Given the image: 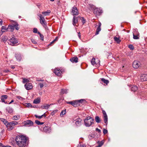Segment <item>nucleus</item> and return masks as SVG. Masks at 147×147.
I'll return each mask as SVG.
<instances>
[{
    "mask_svg": "<svg viewBox=\"0 0 147 147\" xmlns=\"http://www.w3.org/2000/svg\"><path fill=\"white\" fill-rule=\"evenodd\" d=\"M84 119H94L91 117H88L86 118H85Z\"/></svg>",
    "mask_w": 147,
    "mask_h": 147,
    "instance_id": "nucleus-54",
    "label": "nucleus"
},
{
    "mask_svg": "<svg viewBox=\"0 0 147 147\" xmlns=\"http://www.w3.org/2000/svg\"><path fill=\"white\" fill-rule=\"evenodd\" d=\"M38 16H39L40 18L44 17L43 16H42V15L40 14H39Z\"/></svg>",
    "mask_w": 147,
    "mask_h": 147,
    "instance_id": "nucleus-60",
    "label": "nucleus"
},
{
    "mask_svg": "<svg viewBox=\"0 0 147 147\" xmlns=\"http://www.w3.org/2000/svg\"><path fill=\"white\" fill-rule=\"evenodd\" d=\"M37 29L36 28H34L33 29V32L34 33H37Z\"/></svg>",
    "mask_w": 147,
    "mask_h": 147,
    "instance_id": "nucleus-53",
    "label": "nucleus"
},
{
    "mask_svg": "<svg viewBox=\"0 0 147 147\" xmlns=\"http://www.w3.org/2000/svg\"><path fill=\"white\" fill-rule=\"evenodd\" d=\"M101 80L102 82H103L104 83L106 84V85H107L109 82V81L108 80H105L104 78H101Z\"/></svg>",
    "mask_w": 147,
    "mask_h": 147,
    "instance_id": "nucleus-29",
    "label": "nucleus"
},
{
    "mask_svg": "<svg viewBox=\"0 0 147 147\" xmlns=\"http://www.w3.org/2000/svg\"><path fill=\"white\" fill-rule=\"evenodd\" d=\"M78 147H86V146L84 145H82L81 144L80 146H79Z\"/></svg>",
    "mask_w": 147,
    "mask_h": 147,
    "instance_id": "nucleus-58",
    "label": "nucleus"
},
{
    "mask_svg": "<svg viewBox=\"0 0 147 147\" xmlns=\"http://www.w3.org/2000/svg\"><path fill=\"white\" fill-rule=\"evenodd\" d=\"M35 116L36 117V118H38L39 119H41L43 117L44 118H45L46 117V115L45 114H44L41 115L40 116H38L37 115H35Z\"/></svg>",
    "mask_w": 147,
    "mask_h": 147,
    "instance_id": "nucleus-30",
    "label": "nucleus"
},
{
    "mask_svg": "<svg viewBox=\"0 0 147 147\" xmlns=\"http://www.w3.org/2000/svg\"><path fill=\"white\" fill-rule=\"evenodd\" d=\"M89 138L90 139H91L94 137V135L93 134H91L88 136Z\"/></svg>",
    "mask_w": 147,
    "mask_h": 147,
    "instance_id": "nucleus-47",
    "label": "nucleus"
},
{
    "mask_svg": "<svg viewBox=\"0 0 147 147\" xmlns=\"http://www.w3.org/2000/svg\"><path fill=\"white\" fill-rule=\"evenodd\" d=\"M78 14V12L76 7H73L71 11V14L73 15H77Z\"/></svg>",
    "mask_w": 147,
    "mask_h": 147,
    "instance_id": "nucleus-12",
    "label": "nucleus"
},
{
    "mask_svg": "<svg viewBox=\"0 0 147 147\" xmlns=\"http://www.w3.org/2000/svg\"><path fill=\"white\" fill-rule=\"evenodd\" d=\"M23 80L22 81V82L24 84L26 82H28L29 81V80L28 79H26L25 78H23Z\"/></svg>",
    "mask_w": 147,
    "mask_h": 147,
    "instance_id": "nucleus-38",
    "label": "nucleus"
},
{
    "mask_svg": "<svg viewBox=\"0 0 147 147\" xmlns=\"http://www.w3.org/2000/svg\"><path fill=\"white\" fill-rule=\"evenodd\" d=\"M114 39V40L118 43H119L121 41V40L119 39V38H118L116 37H115Z\"/></svg>",
    "mask_w": 147,
    "mask_h": 147,
    "instance_id": "nucleus-32",
    "label": "nucleus"
},
{
    "mask_svg": "<svg viewBox=\"0 0 147 147\" xmlns=\"http://www.w3.org/2000/svg\"><path fill=\"white\" fill-rule=\"evenodd\" d=\"M84 124L86 127H89L94 123V120H84Z\"/></svg>",
    "mask_w": 147,
    "mask_h": 147,
    "instance_id": "nucleus-6",
    "label": "nucleus"
},
{
    "mask_svg": "<svg viewBox=\"0 0 147 147\" xmlns=\"http://www.w3.org/2000/svg\"><path fill=\"white\" fill-rule=\"evenodd\" d=\"M141 65L140 63L138 61H135L133 63V67L134 68H137L139 67Z\"/></svg>",
    "mask_w": 147,
    "mask_h": 147,
    "instance_id": "nucleus-9",
    "label": "nucleus"
},
{
    "mask_svg": "<svg viewBox=\"0 0 147 147\" xmlns=\"http://www.w3.org/2000/svg\"><path fill=\"white\" fill-rule=\"evenodd\" d=\"M39 20H40V23L43 26V27L45 28L47 27V23L44 17L40 18Z\"/></svg>",
    "mask_w": 147,
    "mask_h": 147,
    "instance_id": "nucleus-7",
    "label": "nucleus"
},
{
    "mask_svg": "<svg viewBox=\"0 0 147 147\" xmlns=\"http://www.w3.org/2000/svg\"><path fill=\"white\" fill-rule=\"evenodd\" d=\"M101 30L100 27H98L97 28L96 32V34L97 35L98 34L99 32Z\"/></svg>",
    "mask_w": 147,
    "mask_h": 147,
    "instance_id": "nucleus-37",
    "label": "nucleus"
},
{
    "mask_svg": "<svg viewBox=\"0 0 147 147\" xmlns=\"http://www.w3.org/2000/svg\"><path fill=\"white\" fill-rule=\"evenodd\" d=\"M51 11L50 10H48L47 11L42 12V13L44 16H48L51 13Z\"/></svg>",
    "mask_w": 147,
    "mask_h": 147,
    "instance_id": "nucleus-23",
    "label": "nucleus"
},
{
    "mask_svg": "<svg viewBox=\"0 0 147 147\" xmlns=\"http://www.w3.org/2000/svg\"><path fill=\"white\" fill-rule=\"evenodd\" d=\"M78 58L77 57H74L70 59V61L73 63H77L78 61Z\"/></svg>",
    "mask_w": 147,
    "mask_h": 147,
    "instance_id": "nucleus-20",
    "label": "nucleus"
},
{
    "mask_svg": "<svg viewBox=\"0 0 147 147\" xmlns=\"http://www.w3.org/2000/svg\"><path fill=\"white\" fill-rule=\"evenodd\" d=\"M40 36V38H41V39L42 40H44V36H43V35H41V36Z\"/></svg>",
    "mask_w": 147,
    "mask_h": 147,
    "instance_id": "nucleus-56",
    "label": "nucleus"
},
{
    "mask_svg": "<svg viewBox=\"0 0 147 147\" xmlns=\"http://www.w3.org/2000/svg\"><path fill=\"white\" fill-rule=\"evenodd\" d=\"M24 106L28 108H32V106L30 103H25L24 104Z\"/></svg>",
    "mask_w": 147,
    "mask_h": 147,
    "instance_id": "nucleus-25",
    "label": "nucleus"
},
{
    "mask_svg": "<svg viewBox=\"0 0 147 147\" xmlns=\"http://www.w3.org/2000/svg\"><path fill=\"white\" fill-rule=\"evenodd\" d=\"M7 28L6 27L4 26H2L1 27V31L2 32H5V31L4 30H6L7 31Z\"/></svg>",
    "mask_w": 147,
    "mask_h": 147,
    "instance_id": "nucleus-34",
    "label": "nucleus"
},
{
    "mask_svg": "<svg viewBox=\"0 0 147 147\" xmlns=\"http://www.w3.org/2000/svg\"><path fill=\"white\" fill-rule=\"evenodd\" d=\"M40 99L39 98H37L33 101V103L36 104H38L40 102Z\"/></svg>",
    "mask_w": 147,
    "mask_h": 147,
    "instance_id": "nucleus-27",
    "label": "nucleus"
},
{
    "mask_svg": "<svg viewBox=\"0 0 147 147\" xmlns=\"http://www.w3.org/2000/svg\"><path fill=\"white\" fill-rule=\"evenodd\" d=\"M20 116H15L13 117V119H20Z\"/></svg>",
    "mask_w": 147,
    "mask_h": 147,
    "instance_id": "nucleus-42",
    "label": "nucleus"
},
{
    "mask_svg": "<svg viewBox=\"0 0 147 147\" xmlns=\"http://www.w3.org/2000/svg\"><path fill=\"white\" fill-rule=\"evenodd\" d=\"M107 132H108V131L107 129H103V133L104 134H107Z\"/></svg>",
    "mask_w": 147,
    "mask_h": 147,
    "instance_id": "nucleus-51",
    "label": "nucleus"
},
{
    "mask_svg": "<svg viewBox=\"0 0 147 147\" xmlns=\"http://www.w3.org/2000/svg\"><path fill=\"white\" fill-rule=\"evenodd\" d=\"M67 93V90H64L63 89H61V94H63L64 93Z\"/></svg>",
    "mask_w": 147,
    "mask_h": 147,
    "instance_id": "nucleus-36",
    "label": "nucleus"
},
{
    "mask_svg": "<svg viewBox=\"0 0 147 147\" xmlns=\"http://www.w3.org/2000/svg\"><path fill=\"white\" fill-rule=\"evenodd\" d=\"M16 97L18 99L20 100H22L23 99V98L22 97H21L20 96H16Z\"/></svg>",
    "mask_w": 147,
    "mask_h": 147,
    "instance_id": "nucleus-50",
    "label": "nucleus"
},
{
    "mask_svg": "<svg viewBox=\"0 0 147 147\" xmlns=\"http://www.w3.org/2000/svg\"><path fill=\"white\" fill-rule=\"evenodd\" d=\"M65 111L66 109H65L64 111H63L60 113V115L61 116H63L64 115L65 113Z\"/></svg>",
    "mask_w": 147,
    "mask_h": 147,
    "instance_id": "nucleus-43",
    "label": "nucleus"
},
{
    "mask_svg": "<svg viewBox=\"0 0 147 147\" xmlns=\"http://www.w3.org/2000/svg\"><path fill=\"white\" fill-rule=\"evenodd\" d=\"M23 124L25 126L29 127L33 124V123L30 120H26L23 122Z\"/></svg>",
    "mask_w": 147,
    "mask_h": 147,
    "instance_id": "nucleus-5",
    "label": "nucleus"
},
{
    "mask_svg": "<svg viewBox=\"0 0 147 147\" xmlns=\"http://www.w3.org/2000/svg\"><path fill=\"white\" fill-rule=\"evenodd\" d=\"M53 72L55 74L58 76H60L62 74V72L60 69L58 68H56L53 70Z\"/></svg>",
    "mask_w": 147,
    "mask_h": 147,
    "instance_id": "nucleus-8",
    "label": "nucleus"
},
{
    "mask_svg": "<svg viewBox=\"0 0 147 147\" xmlns=\"http://www.w3.org/2000/svg\"><path fill=\"white\" fill-rule=\"evenodd\" d=\"M10 41L13 45L16 44L18 42L16 39L14 37L11 38L10 39Z\"/></svg>",
    "mask_w": 147,
    "mask_h": 147,
    "instance_id": "nucleus-18",
    "label": "nucleus"
},
{
    "mask_svg": "<svg viewBox=\"0 0 147 147\" xmlns=\"http://www.w3.org/2000/svg\"><path fill=\"white\" fill-rule=\"evenodd\" d=\"M129 48L131 50H133L134 49V47L132 45H130L129 46Z\"/></svg>",
    "mask_w": 147,
    "mask_h": 147,
    "instance_id": "nucleus-41",
    "label": "nucleus"
},
{
    "mask_svg": "<svg viewBox=\"0 0 147 147\" xmlns=\"http://www.w3.org/2000/svg\"><path fill=\"white\" fill-rule=\"evenodd\" d=\"M5 100L3 97H1V100L3 102H4L5 104H8V103L7 102L5 101Z\"/></svg>",
    "mask_w": 147,
    "mask_h": 147,
    "instance_id": "nucleus-46",
    "label": "nucleus"
},
{
    "mask_svg": "<svg viewBox=\"0 0 147 147\" xmlns=\"http://www.w3.org/2000/svg\"><path fill=\"white\" fill-rule=\"evenodd\" d=\"M81 120H78L75 122V124L77 126H80L81 125Z\"/></svg>",
    "mask_w": 147,
    "mask_h": 147,
    "instance_id": "nucleus-28",
    "label": "nucleus"
},
{
    "mask_svg": "<svg viewBox=\"0 0 147 147\" xmlns=\"http://www.w3.org/2000/svg\"><path fill=\"white\" fill-rule=\"evenodd\" d=\"M31 41L34 44H36L37 43L35 41V40L34 39H31Z\"/></svg>",
    "mask_w": 147,
    "mask_h": 147,
    "instance_id": "nucleus-52",
    "label": "nucleus"
},
{
    "mask_svg": "<svg viewBox=\"0 0 147 147\" xmlns=\"http://www.w3.org/2000/svg\"><path fill=\"white\" fill-rule=\"evenodd\" d=\"M58 39V37H56V38L49 45H50L51 44L57 41Z\"/></svg>",
    "mask_w": 147,
    "mask_h": 147,
    "instance_id": "nucleus-40",
    "label": "nucleus"
},
{
    "mask_svg": "<svg viewBox=\"0 0 147 147\" xmlns=\"http://www.w3.org/2000/svg\"><path fill=\"white\" fill-rule=\"evenodd\" d=\"M35 123L38 125H42L44 123L43 122H40L38 120H36Z\"/></svg>",
    "mask_w": 147,
    "mask_h": 147,
    "instance_id": "nucleus-35",
    "label": "nucleus"
},
{
    "mask_svg": "<svg viewBox=\"0 0 147 147\" xmlns=\"http://www.w3.org/2000/svg\"><path fill=\"white\" fill-rule=\"evenodd\" d=\"M101 25V24L100 22H99L98 23V27H100Z\"/></svg>",
    "mask_w": 147,
    "mask_h": 147,
    "instance_id": "nucleus-62",
    "label": "nucleus"
},
{
    "mask_svg": "<svg viewBox=\"0 0 147 147\" xmlns=\"http://www.w3.org/2000/svg\"><path fill=\"white\" fill-rule=\"evenodd\" d=\"M91 63L93 65H95L97 67H98L100 65V61L97 58H93L92 59Z\"/></svg>",
    "mask_w": 147,
    "mask_h": 147,
    "instance_id": "nucleus-3",
    "label": "nucleus"
},
{
    "mask_svg": "<svg viewBox=\"0 0 147 147\" xmlns=\"http://www.w3.org/2000/svg\"><path fill=\"white\" fill-rule=\"evenodd\" d=\"M13 22L14 23V24H13L14 28H15L16 30H18L20 29L19 25L15 21H13Z\"/></svg>",
    "mask_w": 147,
    "mask_h": 147,
    "instance_id": "nucleus-16",
    "label": "nucleus"
},
{
    "mask_svg": "<svg viewBox=\"0 0 147 147\" xmlns=\"http://www.w3.org/2000/svg\"><path fill=\"white\" fill-rule=\"evenodd\" d=\"M50 106L49 105H45L44 106H42V108L43 109H47Z\"/></svg>",
    "mask_w": 147,
    "mask_h": 147,
    "instance_id": "nucleus-39",
    "label": "nucleus"
},
{
    "mask_svg": "<svg viewBox=\"0 0 147 147\" xmlns=\"http://www.w3.org/2000/svg\"><path fill=\"white\" fill-rule=\"evenodd\" d=\"M77 100H73L70 102H67V103L70 104L74 107H76L78 106V104L77 102Z\"/></svg>",
    "mask_w": 147,
    "mask_h": 147,
    "instance_id": "nucleus-11",
    "label": "nucleus"
},
{
    "mask_svg": "<svg viewBox=\"0 0 147 147\" xmlns=\"http://www.w3.org/2000/svg\"><path fill=\"white\" fill-rule=\"evenodd\" d=\"M77 102L78 104V106L80 105V103L81 104H84L86 102V100L84 99H81L79 100H77Z\"/></svg>",
    "mask_w": 147,
    "mask_h": 147,
    "instance_id": "nucleus-17",
    "label": "nucleus"
},
{
    "mask_svg": "<svg viewBox=\"0 0 147 147\" xmlns=\"http://www.w3.org/2000/svg\"><path fill=\"white\" fill-rule=\"evenodd\" d=\"M15 57L19 61H20L22 58L21 55L20 54H15Z\"/></svg>",
    "mask_w": 147,
    "mask_h": 147,
    "instance_id": "nucleus-22",
    "label": "nucleus"
},
{
    "mask_svg": "<svg viewBox=\"0 0 147 147\" xmlns=\"http://www.w3.org/2000/svg\"><path fill=\"white\" fill-rule=\"evenodd\" d=\"M77 19H79V20H81V22H82L83 24H84L86 23V20L84 19V18L83 17H81L80 16H79L77 17Z\"/></svg>",
    "mask_w": 147,
    "mask_h": 147,
    "instance_id": "nucleus-21",
    "label": "nucleus"
},
{
    "mask_svg": "<svg viewBox=\"0 0 147 147\" xmlns=\"http://www.w3.org/2000/svg\"><path fill=\"white\" fill-rule=\"evenodd\" d=\"M3 21L1 19H0V25H2V24Z\"/></svg>",
    "mask_w": 147,
    "mask_h": 147,
    "instance_id": "nucleus-61",
    "label": "nucleus"
},
{
    "mask_svg": "<svg viewBox=\"0 0 147 147\" xmlns=\"http://www.w3.org/2000/svg\"><path fill=\"white\" fill-rule=\"evenodd\" d=\"M140 80L142 81H147L146 74H143L140 77Z\"/></svg>",
    "mask_w": 147,
    "mask_h": 147,
    "instance_id": "nucleus-15",
    "label": "nucleus"
},
{
    "mask_svg": "<svg viewBox=\"0 0 147 147\" xmlns=\"http://www.w3.org/2000/svg\"><path fill=\"white\" fill-rule=\"evenodd\" d=\"M25 87L27 90H29L32 89L33 86L31 83L27 82L25 85Z\"/></svg>",
    "mask_w": 147,
    "mask_h": 147,
    "instance_id": "nucleus-10",
    "label": "nucleus"
},
{
    "mask_svg": "<svg viewBox=\"0 0 147 147\" xmlns=\"http://www.w3.org/2000/svg\"><path fill=\"white\" fill-rule=\"evenodd\" d=\"M57 111L58 110H57L54 111L51 113V114L52 115H53L55 113H56Z\"/></svg>",
    "mask_w": 147,
    "mask_h": 147,
    "instance_id": "nucleus-44",
    "label": "nucleus"
},
{
    "mask_svg": "<svg viewBox=\"0 0 147 147\" xmlns=\"http://www.w3.org/2000/svg\"><path fill=\"white\" fill-rule=\"evenodd\" d=\"M39 85L40 86V87L41 88L43 87L44 85L43 84L40 83L39 84Z\"/></svg>",
    "mask_w": 147,
    "mask_h": 147,
    "instance_id": "nucleus-55",
    "label": "nucleus"
},
{
    "mask_svg": "<svg viewBox=\"0 0 147 147\" xmlns=\"http://www.w3.org/2000/svg\"><path fill=\"white\" fill-rule=\"evenodd\" d=\"M102 11L98 8H96L94 10V13L96 16H99L101 15Z\"/></svg>",
    "mask_w": 147,
    "mask_h": 147,
    "instance_id": "nucleus-4",
    "label": "nucleus"
},
{
    "mask_svg": "<svg viewBox=\"0 0 147 147\" xmlns=\"http://www.w3.org/2000/svg\"><path fill=\"white\" fill-rule=\"evenodd\" d=\"M103 144V143L102 142H99L98 144V147H101Z\"/></svg>",
    "mask_w": 147,
    "mask_h": 147,
    "instance_id": "nucleus-48",
    "label": "nucleus"
},
{
    "mask_svg": "<svg viewBox=\"0 0 147 147\" xmlns=\"http://www.w3.org/2000/svg\"><path fill=\"white\" fill-rule=\"evenodd\" d=\"M15 140L19 147H26L28 144V139L26 136H17Z\"/></svg>",
    "mask_w": 147,
    "mask_h": 147,
    "instance_id": "nucleus-1",
    "label": "nucleus"
},
{
    "mask_svg": "<svg viewBox=\"0 0 147 147\" xmlns=\"http://www.w3.org/2000/svg\"><path fill=\"white\" fill-rule=\"evenodd\" d=\"M49 128L48 127H45L43 129L44 131L46 132H49Z\"/></svg>",
    "mask_w": 147,
    "mask_h": 147,
    "instance_id": "nucleus-33",
    "label": "nucleus"
},
{
    "mask_svg": "<svg viewBox=\"0 0 147 147\" xmlns=\"http://www.w3.org/2000/svg\"><path fill=\"white\" fill-rule=\"evenodd\" d=\"M78 20H79V19H77V18H76V16H74L73 19V24L74 26H77L76 24L78 22Z\"/></svg>",
    "mask_w": 147,
    "mask_h": 147,
    "instance_id": "nucleus-19",
    "label": "nucleus"
},
{
    "mask_svg": "<svg viewBox=\"0 0 147 147\" xmlns=\"http://www.w3.org/2000/svg\"><path fill=\"white\" fill-rule=\"evenodd\" d=\"M95 119H99V118L98 116H96L95 117Z\"/></svg>",
    "mask_w": 147,
    "mask_h": 147,
    "instance_id": "nucleus-63",
    "label": "nucleus"
},
{
    "mask_svg": "<svg viewBox=\"0 0 147 147\" xmlns=\"http://www.w3.org/2000/svg\"><path fill=\"white\" fill-rule=\"evenodd\" d=\"M96 131H98V133H100L101 131L100 130V129H99L98 128H96Z\"/></svg>",
    "mask_w": 147,
    "mask_h": 147,
    "instance_id": "nucleus-57",
    "label": "nucleus"
},
{
    "mask_svg": "<svg viewBox=\"0 0 147 147\" xmlns=\"http://www.w3.org/2000/svg\"><path fill=\"white\" fill-rule=\"evenodd\" d=\"M7 39L8 38L7 36H3L1 38V41L5 42Z\"/></svg>",
    "mask_w": 147,
    "mask_h": 147,
    "instance_id": "nucleus-26",
    "label": "nucleus"
},
{
    "mask_svg": "<svg viewBox=\"0 0 147 147\" xmlns=\"http://www.w3.org/2000/svg\"><path fill=\"white\" fill-rule=\"evenodd\" d=\"M133 38L135 39H137L139 38V37L138 36V35H135L133 34Z\"/></svg>",
    "mask_w": 147,
    "mask_h": 147,
    "instance_id": "nucleus-45",
    "label": "nucleus"
},
{
    "mask_svg": "<svg viewBox=\"0 0 147 147\" xmlns=\"http://www.w3.org/2000/svg\"><path fill=\"white\" fill-rule=\"evenodd\" d=\"M102 113H103V116L104 118V119H108L107 116L105 111L104 110H102Z\"/></svg>",
    "mask_w": 147,
    "mask_h": 147,
    "instance_id": "nucleus-24",
    "label": "nucleus"
},
{
    "mask_svg": "<svg viewBox=\"0 0 147 147\" xmlns=\"http://www.w3.org/2000/svg\"><path fill=\"white\" fill-rule=\"evenodd\" d=\"M1 97H3L5 99H6L7 98V96L6 95H3L1 96Z\"/></svg>",
    "mask_w": 147,
    "mask_h": 147,
    "instance_id": "nucleus-49",
    "label": "nucleus"
},
{
    "mask_svg": "<svg viewBox=\"0 0 147 147\" xmlns=\"http://www.w3.org/2000/svg\"><path fill=\"white\" fill-rule=\"evenodd\" d=\"M95 8V6L92 4H89L87 6V8L90 11L94 10Z\"/></svg>",
    "mask_w": 147,
    "mask_h": 147,
    "instance_id": "nucleus-14",
    "label": "nucleus"
},
{
    "mask_svg": "<svg viewBox=\"0 0 147 147\" xmlns=\"http://www.w3.org/2000/svg\"><path fill=\"white\" fill-rule=\"evenodd\" d=\"M14 29L13 24L12 25L9 24L7 27V31L13 32Z\"/></svg>",
    "mask_w": 147,
    "mask_h": 147,
    "instance_id": "nucleus-13",
    "label": "nucleus"
},
{
    "mask_svg": "<svg viewBox=\"0 0 147 147\" xmlns=\"http://www.w3.org/2000/svg\"><path fill=\"white\" fill-rule=\"evenodd\" d=\"M2 122L6 126L7 129L9 130L12 129L15 125L18 124L17 122L16 121H13L11 122H8L7 120H2Z\"/></svg>",
    "mask_w": 147,
    "mask_h": 147,
    "instance_id": "nucleus-2",
    "label": "nucleus"
},
{
    "mask_svg": "<svg viewBox=\"0 0 147 147\" xmlns=\"http://www.w3.org/2000/svg\"><path fill=\"white\" fill-rule=\"evenodd\" d=\"M3 147H11V146L6 145V146H3Z\"/></svg>",
    "mask_w": 147,
    "mask_h": 147,
    "instance_id": "nucleus-64",
    "label": "nucleus"
},
{
    "mask_svg": "<svg viewBox=\"0 0 147 147\" xmlns=\"http://www.w3.org/2000/svg\"><path fill=\"white\" fill-rule=\"evenodd\" d=\"M78 36L79 38L80 39L81 38V35H80V32H79L78 33Z\"/></svg>",
    "mask_w": 147,
    "mask_h": 147,
    "instance_id": "nucleus-59",
    "label": "nucleus"
},
{
    "mask_svg": "<svg viewBox=\"0 0 147 147\" xmlns=\"http://www.w3.org/2000/svg\"><path fill=\"white\" fill-rule=\"evenodd\" d=\"M138 89V87L136 86L133 85L131 88V90L134 92L136 91Z\"/></svg>",
    "mask_w": 147,
    "mask_h": 147,
    "instance_id": "nucleus-31",
    "label": "nucleus"
}]
</instances>
